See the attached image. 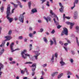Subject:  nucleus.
Segmentation results:
<instances>
[{"instance_id": "obj_1", "label": "nucleus", "mask_w": 79, "mask_h": 79, "mask_svg": "<svg viewBox=\"0 0 79 79\" xmlns=\"http://www.w3.org/2000/svg\"><path fill=\"white\" fill-rule=\"evenodd\" d=\"M11 8V6L10 5H8L7 6L6 11V18H7V19L8 20V21L10 23L13 21V18H10V16L11 15V13L10 11V9Z\"/></svg>"}, {"instance_id": "obj_2", "label": "nucleus", "mask_w": 79, "mask_h": 79, "mask_svg": "<svg viewBox=\"0 0 79 79\" xmlns=\"http://www.w3.org/2000/svg\"><path fill=\"white\" fill-rule=\"evenodd\" d=\"M36 51H32L33 53H34L36 55L34 56L33 57L35 58V60H36L38 59V56L40 55V53H39V51H40V49L39 47H37L36 48Z\"/></svg>"}, {"instance_id": "obj_3", "label": "nucleus", "mask_w": 79, "mask_h": 79, "mask_svg": "<svg viewBox=\"0 0 79 79\" xmlns=\"http://www.w3.org/2000/svg\"><path fill=\"white\" fill-rule=\"evenodd\" d=\"M26 52H27V51L26 50H24L21 53L22 57L23 59H26L27 58V56H29V58H30V55L27 53H25Z\"/></svg>"}, {"instance_id": "obj_4", "label": "nucleus", "mask_w": 79, "mask_h": 79, "mask_svg": "<svg viewBox=\"0 0 79 79\" xmlns=\"http://www.w3.org/2000/svg\"><path fill=\"white\" fill-rule=\"evenodd\" d=\"M25 14H26V13L23 12L22 14L20 15V16L19 18V21L22 23H24V15H25Z\"/></svg>"}, {"instance_id": "obj_5", "label": "nucleus", "mask_w": 79, "mask_h": 79, "mask_svg": "<svg viewBox=\"0 0 79 79\" xmlns=\"http://www.w3.org/2000/svg\"><path fill=\"white\" fill-rule=\"evenodd\" d=\"M13 45H14V43H12L10 46V50L11 51V52H15V51H16V50H19L20 49L19 48H17L15 50H13Z\"/></svg>"}, {"instance_id": "obj_6", "label": "nucleus", "mask_w": 79, "mask_h": 79, "mask_svg": "<svg viewBox=\"0 0 79 79\" xmlns=\"http://www.w3.org/2000/svg\"><path fill=\"white\" fill-rule=\"evenodd\" d=\"M50 13L52 15L51 16L52 18H57V20H58V18L57 17V16L54 13H53V11L52 10H50Z\"/></svg>"}, {"instance_id": "obj_7", "label": "nucleus", "mask_w": 79, "mask_h": 79, "mask_svg": "<svg viewBox=\"0 0 79 79\" xmlns=\"http://www.w3.org/2000/svg\"><path fill=\"white\" fill-rule=\"evenodd\" d=\"M62 32L64 34H65L66 35H68V29L66 28H64L63 31Z\"/></svg>"}, {"instance_id": "obj_8", "label": "nucleus", "mask_w": 79, "mask_h": 79, "mask_svg": "<svg viewBox=\"0 0 79 79\" xmlns=\"http://www.w3.org/2000/svg\"><path fill=\"white\" fill-rule=\"evenodd\" d=\"M73 17L75 19H77V17L78 15V12L77 11H75L74 12Z\"/></svg>"}, {"instance_id": "obj_9", "label": "nucleus", "mask_w": 79, "mask_h": 79, "mask_svg": "<svg viewBox=\"0 0 79 79\" xmlns=\"http://www.w3.org/2000/svg\"><path fill=\"white\" fill-rule=\"evenodd\" d=\"M43 18L46 21L47 23L48 22V21H51V19H52L51 18H50V17H48L47 18H46L45 17H44Z\"/></svg>"}, {"instance_id": "obj_10", "label": "nucleus", "mask_w": 79, "mask_h": 79, "mask_svg": "<svg viewBox=\"0 0 79 79\" xmlns=\"http://www.w3.org/2000/svg\"><path fill=\"white\" fill-rule=\"evenodd\" d=\"M54 58H55V55H52L50 59V62L51 63H53L54 62Z\"/></svg>"}, {"instance_id": "obj_11", "label": "nucleus", "mask_w": 79, "mask_h": 79, "mask_svg": "<svg viewBox=\"0 0 79 79\" xmlns=\"http://www.w3.org/2000/svg\"><path fill=\"white\" fill-rule=\"evenodd\" d=\"M60 63L61 66H64V65H65V63L63 62V59H61V61L60 62Z\"/></svg>"}, {"instance_id": "obj_12", "label": "nucleus", "mask_w": 79, "mask_h": 79, "mask_svg": "<svg viewBox=\"0 0 79 79\" xmlns=\"http://www.w3.org/2000/svg\"><path fill=\"white\" fill-rule=\"evenodd\" d=\"M58 73V72H53L51 74V76L53 77H55V76H56V75H57Z\"/></svg>"}, {"instance_id": "obj_13", "label": "nucleus", "mask_w": 79, "mask_h": 79, "mask_svg": "<svg viewBox=\"0 0 79 79\" xmlns=\"http://www.w3.org/2000/svg\"><path fill=\"white\" fill-rule=\"evenodd\" d=\"M5 38L7 40H10V39H12V37L10 36H6L5 37Z\"/></svg>"}, {"instance_id": "obj_14", "label": "nucleus", "mask_w": 79, "mask_h": 79, "mask_svg": "<svg viewBox=\"0 0 79 79\" xmlns=\"http://www.w3.org/2000/svg\"><path fill=\"white\" fill-rule=\"evenodd\" d=\"M64 74L63 73L59 74L57 77L58 79H60V78L63 76Z\"/></svg>"}, {"instance_id": "obj_15", "label": "nucleus", "mask_w": 79, "mask_h": 79, "mask_svg": "<svg viewBox=\"0 0 79 79\" xmlns=\"http://www.w3.org/2000/svg\"><path fill=\"white\" fill-rule=\"evenodd\" d=\"M37 65V64L34 63L31 66H30V67H34V69H36V65Z\"/></svg>"}, {"instance_id": "obj_16", "label": "nucleus", "mask_w": 79, "mask_h": 79, "mask_svg": "<svg viewBox=\"0 0 79 79\" xmlns=\"http://www.w3.org/2000/svg\"><path fill=\"white\" fill-rule=\"evenodd\" d=\"M10 3H11V4L12 5H14L15 8H16L18 7V4H15L13 2H10Z\"/></svg>"}, {"instance_id": "obj_17", "label": "nucleus", "mask_w": 79, "mask_h": 79, "mask_svg": "<svg viewBox=\"0 0 79 79\" xmlns=\"http://www.w3.org/2000/svg\"><path fill=\"white\" fill-rule=\"evenodd\" d=\"M59 11L60 13H63L64 12V7H61L59 9Z\"/></svg>"}, {"instance_id": "obj_18", "label": "nucleus", "mask_w": 79, "mask_h": 79, "mask_svg": "<svg viewBox=\"0 0 79 79\" xmlns=\"http://www.w3.org/2000/svg\"><path fill=\"white\" fill-rule=\"evenodd\" d=\"M49 42L50 43V46H52L53 44H54V42L53 41V40H50Z\"/></svg>"}, {"instance_id": "obj_19", "label": "nucleus", "mask_w": 79, "mask_h": 79, "mask_svg": "<svg viewBox=\"0 0 79 79\" xmlns=\"http://www.w3.org/2000/svg\"><path fill=\"white\" fill-rule=\"evenodd\" d=\"M31 11L33 13H37V10L35 9H33Z\"/></svg>"}, {"instance_id": "obj_20", "label": "nucleus", "mask_w": 79, "mask_h": 79, "mask_svg": "<svg viewBox=\"0 0 79 79\" xmlns=\"http://www.w3.org/2000/svg\"><path fill=\"white\" fill-rule=\"evenodd\" d=\"M28 6L29 9H31V1H29L28 3Z\"/></svg>"}, {"instance_id": "obj_21", "label": "nucleus", "mask_w": 79, "mask_h": 79, "mask_svg": "<svg viewBox=\"0 0 79 79\" xmlns=\"http://www.w3.org/2000/svg\"><path fill=\"white\" fill-rule=\"evenodd\" d=\"M17 3L19 4V5L20 8H22L23 6L22 5V4H21V2L19 1H18L17 2Z\"/></svg>"}, {"instance_id": "obj_22", "label": "nucleus", "mask_w": 79, "mask_h": 79, "mask_svg": "<svg viewBox=\"0 0 79 79\" xmlns=\"http://www.w3.org/2000/svg\"><path fill=\"white\" fill-rule=\"evenodd\" d=\"M32 63H32V62H25L24 64H32Z\"/></svg>"}, {"instance_id": "obj_23", "label": "nucleus", "mask_w": 79, "mask_h": 79, "mask_svg": "<svg viewBox=\"0 0 79 79\" xmlns=\"http://www.w3.org/2000/svg\"><path fill=\"white\" fill-rule=\"evenodd\" d=\"M52 39L54 41V44L55 45H56L57 43L56 41V39H55V38H53Z\"/></svg>"}, {"instance_id": "obj_24", "label": "nucleus", "mask_w": 79, "mask_h": 79, "mask_svg": "<svg viewBox=\"0 0 79 79\" xmlns=\"http://www.w3.org/2000/svg\"><path fill=\"white\" fill-rule=\"evenodd\" d=\"M67 75H72V73L69 71H67Z\"/></svg>"}, {"instance_id": "obj_25", "label": "nucleus", "mask_w": 79, "mask_h": 79, "mask_svg": "<svg viewBox=\"0 0 79 79\" xmlns=\"http://www.w3.org/2000/svg\"><path fill=\"white\" fill-rule=\"evenodd\" d=\"M0 69H3V67H4V66H3V65H2V63H0Z\"/></svg>"}, {"instance_id": "obj_26", "label": "nucleus", "mask_w": 79, "mask_h": 79, "mask_svg": "<svg viewBox=\"0 0 79 79\" xmlns=\"http://www.w3.org/2000/svg\"><path fill=\"white\" fill-rule=\"evenodd\" d=\"M1 10L2 13H3V11H4V7L3 6H2L1 7Z\"/></svg>"}, {"instance_id": "obj_27", "label": "nucleus", "mask_w": 79, "mask_h": 79, "mask_svg": "<svg viewBox=\"0 0 79 79\" xmlns=\"http://www.w3.org/2000/svg\"><path fill=\"white\" fill-rule=\"evenodd\" d=\"M4 50L5 49H3L0 52V55H2L3 53V52H4Z\"/></svg>"}, {"instance_id": "obj_28", "label": "nucleus", "mask_w": 79, "mask_h": 79, "mask_svg": "<svg viewBox=\"0 0 79 79\" xmlns=\"http://www.w3.org/2000/svg\"><path fill=\"white\" fill-rule=\"evenodd\" d=\"M20 71L21 74H24V73H25V70H20Z\"/></svg>"}, {"instance_id": "obj_29", "label": "nucleus", "mask_w": 79, "mask_h": 79, "mask_svg": "<svg viewBox=\"0 0 79 79\" xmlns=\"http://www.w3.org/2000/svg\"><path fill=\"white\" fill-rule=\"evenodd\" d=\"M44 31V29L41 28L40 29V30L38 31L39 32H42Z\"/></svg>"}, {"instance_id": "obj_30", "label": "nucleus", "mask_w": 79, "mask_h": 79, "mask_svg": "<svg viewBox=\"0 0 79 79\" xmlns=\"http://www.w3.org/2000/svg\"><path fill=\"white\" fill-rule=\"evenodd\" d=\"M78 0H75L74 2V5H75V4H77V3H78Z\"/></svg>"}, {"instance_id": "obj_31", "label": "nucleus", "mask_w": 79, "mask_h": 79, "mask_svg": "<svg viewBox=\"0 0 79 79\" xmlns=\"http://www.w3.org/2000/svg\"><path fill=\"white\" fill-rule=\"evenodd\" d=\"M76 40L77 41V45H78V46H79V41H78V38L77 37H76Z\"/></svg>"}, {"instance_id": "obj_32", "label": "nucleus", "mask_w": 79, "mask_h": 79, "mask_svg": "<svg viewBox=\"0 0 79 79\" xmlns=\"http://www.w3.org/2000/svg\"><path fill=\"white\" fill-rule=\"evenodd\" d=\"M75 24V23H72L70 22V25L71 26H74V25Z\"/></svg>"}, {"instance_id": "obj_33", "label": "nucleus", "mask_w": 79, "mask_h": 79, "mask_svg": "<svg viewBox=\"0 0 79 79\" xmlns=\"http://www.w3.org/2000/svg\"><path fill=\"white\" fill-rule=\"evenodd\" d=\"M43 39H44V41L46 43H47L48 42L47 40V39H46V38L45 37Z\"/></svg>"}, {"instance_id": "obj_34", "label": "nucleus", "mask_w": 79, "mask_h": 79, "mask_svg": "<svg viewBox=\"0 0 79 79\" xmlns=\"http://www.w3.org/2000/svg\"><path fill=\"white\" fill-rule=\"evenodd\" d=\"M47 66V64H44L43 65H42V66L43 67V68H45V67H46V66Z\"/></svg>"}, {"instance_id": "obj_35", "label": "nucleus", "mask_w": 79, "mask_h": 79, "mask_svg": "<svg viewBox=\"0 0 79 79\" xmlns=\"http://www.w3.org/2000/svg\"><path fill=\"white\" fill-rule=\"evenodd\" d=\"M25 71L26 73H27V75H29V73L27 70V69H25Z\"/></svg>"}, {"instance_id": "obj_36", "label": "nucleus", "mask_w": 79, "mask_h": 79, "mask_svg": "<svg viewBox=\"0 0 79 79\" xmlns=\"http://www.w3.org/2000/svg\"><path fill=\"white\" fill-rule=\"evenodd\" d=\"M71 53H72V55H75V52H74V51H71Z\"/></svg>"}, {"instance_id": "obj_37", "label": "nucleus", "mask_w": 79, "mask_h": 79, "mask_svg": "<svg viewBox=\"0 0 79 79\" xmlns=\"http://www.w3.org/2000/svg\"><path fill=\"white\" fill-rule=\"evenodd\" d=\"M32 34L31 33H30L29 34V36L30 37H33V35H32Z\"/></svg>"}, {"instance_id": "obj_38", "label": "nucleus", "mask_w": 79, "mask_h": 79, "mask_svg": "<svg viewBox=\"0 0 79 79\" xmlns=\"http://www.w3.org/2000/svg\"><path fill=\"white\" fill-rule=\"evenodd\" d=\"M59 5L60 6L61 8H62V7H64V6H63V5H62V4H61V2L59 3Z\"/></svg>"}, {"instance_id": "obj_39", "label": "nucleus", "mask_w": 79, "mask_h": 79, "mask_svg": "<svg viewBox=\"0 0 79 79\" xmlns=\"http://www.w3.org/2000/svg\"><path fill=\"white\" fill-rule=\"evenodd\" d=\"M55 31L53 29L52 31H51V34H54V33H55Z\"/></svg>"}, {"instance_id": "obj_40", "label": "nucleus", "mask_w": 79, "mask_h": 79, "mask_svg": "<svg viewBox=\"0 0 79 79\" xmlns=\"http://www.w3.org/2000/svg\"><path fill=\"white\" fill-rule=\"evenodd\" d=\"M70 61L71 63H73V62L74 61V60H73V59H70Z\"/></svg>"}, {"instance_id": "obj_41", "label": "nucleus", "mask_w": 79, "mask_h": 79, "mask_svg": "<svg viewBox=\"0 0 79 79\" xmlns=\"http://www.w3.org/2000/svg\"><path fill=\"white\" fill-rule=\"evenodd\" d=\"M49 3L50 2H47L46 3V5L48 6H50V5H49Z\"/></svg>"}, {"instance_id": "obj_42", "label": "nucleus", "mask_w": 79, "mask_h": 79, "mask_svg": "<svg viewBox=\"0 0 79 79\" xmlns=\"http://www.w3.org/2000/svg\"><path fill=\"white\" fill-rule=\"evenodd\" d=\"M15 10V8L11 10V13H11V14H12V13H14Z\"/></svg>"}, {"instance_id": "obj_43", "label": "nucleus", "mask_w": 79, "mask_h": 79, "mask_svg": "<svg viewBox=\"0 0 79 79\" xmlns=\"http://www.w3.org/2000/svg\"><path fill=\"white\" fill-rule=\"evenodd\" d=\"M75 6H76V5L74 4V6L71 7V10H73V9L74 8Z\"/></svg>"}, {"instance_id": "obj_44", "label": "nucleus", "mask_w": 79, "mask_h": 79, "mask_svg": "<svg viewBox=\"0 0 79 79\" xmlns=\"http://www.w3.org/2000/svg\"><path fill=\"white\" fill-rule=\"evenodd\" d=\"M41 0V1H42L41 4H43V3H44L45 2H46V0Z\"/></svg>"}, {"instance_id": "obj_45", "label": "nucleus", "mask_w": 79, "mask_h": 79, "mask_svg": "<svg viewBox=\"0 0 79 79\" xmlns=\"http://www.w3.org/2000/svg\"><path fill=\"white\" fill-rule=\"evenodd\" d=\"M55 56L56 58H57V57H58V53H56L55 54Z\"/></svg>"}, {"instance_id": "obj_46", "label": "nucleus", "mask_w": 79, "mask_h": 79, "mask_svg": "<svg viewBox=\"0 0 79 79\" xmlns=\"http://www.w3.org/2000/svg\"><path fill=\"white\" fill-rule=\"evenodd\" d=\"M64 48L65 49V50L67 52L68 51V50L67 49V47H64Z\"/></svg>"}, {"instance_id": "obj_47", "label": "nucleus", "mask_w": 79, "mask_h": 79, "mask_svg": "<svg viewBox=\"0 0 79 79\" xmlns=\"http://www.w3.org/2000/svg\"><path fill=\"white\" fill-rule=\"evenodd\" d=\"M66 23L67 24H68V25H70L71 22H66Z\"/></svg>"}, {"instance_id": "obj_48", "label": "nucleus", "mask_w": 79, "mask_h": 79, "mask_svg": "<svg viewBox=\"0 0 79 79\" xmlns=\"http://www.w3.org/2000/svg\"><path fill=\"white\" fill-rule=\"evenodd\" d=\"M38 22L39 23H42V20L39 19L38 20Z\"/></svg>"}, {"instance_id": "obj_49", "label": "nucleus", "mask_w": 79, "mask_h": 79, "mask_svg": "<svg viewBox=\"0 0 79 79\" xmlns=\"http://www.w3.org/2000/svg\"><path fill=\"white\" fill-rule=\"evenodd\" d=\"M59 43L60 44H61V45H63L64 44V43H63V42H62L61 41H60L59 42Z\"/></svg>"}, {"instance_id": "obj_50", "label": "nucleus", "mask_w": 79, "mask_h": 79, "mask_svg": "<svg viewBox=\"0 0 79 79\" xmlns=\"http://www.w3.org/2000/svg\"><path fill=\"white\" fill-rule=\"evenodd\" d=\"M1 69H0V78L2 76V72L1 71Z\"/></svg>"}, {"instance_id": "obj_51", "label": "nucleus", "mask_w": 79, "mask_h": 79, "mask_svg": "<svg viewBox=\"0 0 79 79\" xmlns=\"http://www.w3.org/2000/svg\"><path fill=\"white\" fill-rule=\"evenodd\" d=\"M9 60L10 61H13V58H12V57H10Z\"/></svg>"}, {"instance_id": "obj_52", "label": "nucleus", "mask_w": 79, "mask_h": 79, "mask_svg": "<svg viewBox=\"0 0 79 79\" xmlns=\"http://www.w3.org/2000/svg\"><path fill=\"white\" fill-rule=\"evenodd\" d=\"M4 44L5 43H2L1 45H0V47H2L4 46Z\"/></svg>"}, {"instance_id": "obj_53", "label": "nucleus", "mask_w": 79, "mask_h": 79, "mask_svg": "<svg viewBox=\"0 0 79 79\" xmlns=\"http://www.w3.org/2000/svg\"><path fill=\"white\" fill-rule=\"evenodd\" d=\"M65 18H66V19H69L71 18V17H65Z\"/></svg>"}, {"instance_id": "obj_54", "label": "nucleus", "mask_w": 79, "mask_h": 79, "mask_svg": "<svg viewBox=\"0 0 79 79\" xmlns=\"http://www.w3.org/2000/svg\"><path fill=\"white\" fill-rule=\"evenodd\" d=\"M29 29L30 31H32V27H30L29 28Z\"/></svg>"}, {"instance_id": "obj_55", "label": "nucleus", "mask_w": 79, "mask_h": 79, "mask_svg": "<svg viewBox=\"0 0 79 79\" xmlns=\"http://www.w3.org/2000/svg\"><path fill=\"white\" fill-rule=\"evenodd\" d=\"M8 34L9 35H10V34H11V31H10L8 33Z\"/></svg>"}, {"instance_id": "obj_56", "label": "nucleus", "mask_w": 79, "mask_h": 79, "mask_svg": "<svg viewBox=\"0 0 79 79\" xmlns=\"http://www.w3.org/2000/svg\"><path fill=\"white\" fill-rule=\"evenodd\" d=\"M65 39H66V40H67V42H68V43H69V44H70V43H71V42H70L69 40H68L66 38Z\"/></svg>"}, {"instance_id": "obj_57", "label": "nucleus", "mask_w": 79, "mask_h": 79, "mask_svg": "<svg viewBox=\"0 0 79 79\" xmlns=\"http://www.w3.org/2000/svg\"><path fill=\"white\" fill-rule=\"evenodd\" d=\"M53 20L55 23H56V20H55V19L53 18Z\"/></svg>"}, {"instance_id": "obj_58", "label": "nucleus", "mask_w": 79, "mask_h": 79, "mask_svg": "<svg viewBox=\"0 0 79 79\" xmlns=\"http://www.w3.org/2000/svg\"><path fill=\"white\" fill-rule=\"evenodd\" d=\"M35 74V72H32V76H34Z\"/></svg>"}, {"instance_id": "obj_59", "label": "nucleus", "mask_w": 79, "mask_h": 79, "mask_svg": "<svg viewBox=\"0 0 79 79\" xmlns=\"http://www.w3.org/2000/svg\"><path fill=\"white\" fill-rule=\"evenodd\" d=\"M76 30H77L78 29H79V26H77V27H76Z\"/></svg>"}, {"instance_id": "obj_60", "label": "nucleus", "mask_w": 79, "mask_h": 79, "mask_svg": "<svg viewBox=\"0 0 79 79\" xmlns=\"http://www.w3.org/2000/svg\"><path fill=\"white\" fill-rule=\"evenodd\" d=\"M76 77H77V79H79V76H78V75H76Z\"/></svg>"}, {"instance_id": "obj_61", "label": "nucleus", "mask_w": 79, "mask_h": 79, "mask_svg": "<svg viewBox=\"0 0 79 79\" xmlns=\"http://www.w3.org/2000/svg\"><path fill=\"white\" fill-rule=\"evenodd\" d=\"M18 19L17 17H15V21H17Z\"/></svg>"}, {"instance_id": "obj_62", "label": "nucleus", "mask_w": 79, "mask_h": 79, "mask_svg": "<svg viewBox=\"0 0 79 79\" xmlns=\"http://www.w3.org/2000/svg\"><path fill=\"white\" fill-rule=\"evenodd\" d=\"M60 27H61V26L60 25H59L57 27V28H58V29H60Z\"/></svg>"}, {"instance_id": "obj_63", "label": "nucleus", "mask_w": 79, "mask_h": 79, "mask_svg": "<svg viewBox=\"0 0 79 79\" xmlns=\"http://www.w3.org/2000/svg\"><path fill=\"white\" fill-rule=\"evenodd\" d=\"M23 79H29V78H27V77H25L23 78Z\"/></svg>"}, {"instance_id": "obj_64", "label": "nucleus", "mask_w": 79, "mask_h": 79, "mask_svg": "<svg viewBox=\"0 0 79 79\" xmlns=\"http://www.w3.org/2000/svg\"><path fill=\"white\" fill-rule=\"evenodd\" d=\"M19 39H23V37L22 36H19Z\"/></svg>"}]
</instances>
